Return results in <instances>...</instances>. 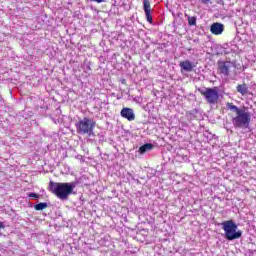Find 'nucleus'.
Segmentation results:
<instances>
[{
	"label": "nucleus",
	"mask_w": 256,
	"mask_h": 256,
	"mask_svg": "<svg viewBox=\"0 0 256 256\" xmlns=\"http://www.w3.org/2000/svg\"><path fill=\"white\" fill-rule=\"evenodd\" d=\"M75 185L73 183H59L50 181L48 185V191L56 195L61 201H67L69 195L73 193Z\"/></svg>",
	"instance_id": "nucleus-1"
},
{
	"label": "nucleus",
	"mask_w": 256,
	"mask_h": 256,
	"mask_svg": "<svg viewBox=\"0 0 256 256\" xmlns=\"http://www.w3.org/2000/svg\"><path fill=\"white\" fill-rule=\"evenodd\" d=\"M222 228L225 233V239L228 241H235V239H240L242 232L237 230V224L233 220H228L222 222Z\"/></svg>",
	"instance_id": "nucleus-2"
},
{
	"label": "nucleus",
	"mask_w": 256,
	"mask_h": 256,
	"mask_svg": "<svg viewBox=\"0 0 256 256\" xmlns=\"http://www.w3.org/2000/svg\"><path fill=\"white\" fill-rule=\"evenodd\" d=\"M96 125L97 123L93 119L84 117L76 124V131L78 135H89L91 137Z\"/></svg>",
	"instance_id": "nucleus-3"
},
{
	"label": "nucleus",
	"mask_w": 256,
	"mask_h": 256,
	"mask_svg": "<svg viewBox=\"0 0 256 256\" xmlns=\"http://www.w3.org/2000/svg\"><path fill=\"white\" fill-rule=\"evenodd\" d=\"M232 123L234 127L247 129L251 123V113L245 109H242L236 113V117L232 119Z\"/></svg>",
	"instance_id": "nucleus-4"
},
{
	"label": "nucleus",
	"mask_w": 256,
	"mask_h": 256,
	"mask_svg": "<svg viewBox=\"0 0 256 256\" xmlns=\"http://www.w3.org/2000/svg\"><path fill=\"white\" fill-rule=\"evenodd\" d=\"M198 92L202 97L205 98L206 102L209 103V105H215L219 103V90L217 87L214 88H206L205 90L198 88Z\"/></svg>",
	"instance_id": "nucleus-5"
},
{
	"label": "nucleus",
	"mask_w": 256,
	"mask_h": 256,
	"mask_svg": "<svg viewBox=\"0 0 256 256\" xmlns=\"http://www.w3.org/2000/svg\"><path fill=\"white\" fill-rule=\"evenodd\" d=\"M218 72L225 77H229V71L231 67H233V63L231 61H218Z\"/></svg>",
	"instance_id": "nucleus-6"
},
{
	"label": "nucleus",
	"mask_w": 256,
	"mask_h": 256,
	"mask_svg": "<svg viewBox=\"0 0 256 256\" xmlns=\"http://www.w3.org/2000/svg\"><path fill=\"white\" fill-rule=\"evenodd\" d=\"M120 115L123 117V119H127V121H135V113L131 108H123Z\"/></svg>",
	"instance_id": "nucleus-7"
},
{
	"label": "nucleus",
	"mask_w": 256,
	"mask_h": 256,
	"mask_svg": "<svg viewBox=\"0 0 256 256\" xmlns=\"http://www.w3.org/2000/svg\"><path fill=\"white\" fill-rule=\"evenodd\" d=\"M210 31L212 35H221L225 31V26L219 22H215L211 25Z\"/></svg>",
	"instance_id": "nucleus-8"
},
{
	"label": "nucleus",
	"mask_w": 256,
	"mask_h": 256,
	"mask_svg": "<svg viewBox=\"0 0 256 256\" xmlns=\"http://www.w3.org/2000/svg\"><path fill=\"white\" fill-rule=\"evenodd\" d=\"M180 67L181 69H183V71H187L188 73H191L195 65L189 60H184L180 62Z\"/></svg>",
	"instance_id": "nucleus-9"
},
{
	"label": "nucleus",
	"mask_w": 256,
	"mask_h": 256,
	"mask_svg": "<svg viewBox=\"0 0 256 256\" xmlns=\"http://www.w3.org/2000/svg\"><path fill=\"white\" fill-rule=\"evenodd\" d=\"M236 90L242 96H245L249 93V87L245 83L238 84Z\"/></svg>",
	"instance_id": "nucleus-10"
},
{
	"label": "nucleus",
	"mask_w": 256,
	"mask_h": 256,
	"mask_svg": "<svg viewBox=\"0 0 256 256\" xmlns=\"http://www.w3.org/2000/svg\"><path fill=\"white\" fill-rule=\"evenodd\" d=\"M151 149H153V144L146 143L139 147V153L143 155L144 153H147V151H151Z\"/></svg>",
	"instance_id": "nucleus-11"
},
{
	"label": "nucleus",
	"mask_w": 256,
	"mask_h": 256,
	"mask_svg": "<svg viewBox=\"0 0 256 256\" xmlns=\"http://www.w3.org/2000/svg\"><path fill=\"white\" fill-rule=\"evenodd\" d=\"M49 207V204L46 202H40L39 204L34 205L35 211H43V209H47Z\"/></svg>",
	"instance_id": "nucleus-12"
},
{
	"label": "nucleus",
	"mask_w": 256,
	"mask_h": 256,
	"mask_svg": "<svg viewBox=\"0 0 256 256\" xmlns=\"http://www.w3.org/2000/svg\"><path fill=\"white\" fill-rule=\"evenodd\" d=\"M143 5H144V12L145 13L151 12V2H149V0H144Z\"/></svg>",
	"instance_id": "nucleus-13"
},
{
	"label": "nucleus",
	"mask_w": 256,
	"mask_h": 256,
	"mask_svg": "<svg viewBox=\"0 0 256 256\" xmlns=\"http://www.w3.org/2000/svg\"><path fill=\"white\" fill-rule=\"evenodd\" d=\"M188 25L193 26V25H197V17L192 16V17H188Z\"/></svg>",
	"instance_id": "nucleus-14"
},
{
	"label": "nucleus",
	"mask_w": 256,
	"mask_h": 256,
	"mask_svg": "<svg viewBox=\"0 0 256 256\" xmlns=\"http://www.w3.org/2000/svg\"><path fill=\"white\" fill-rule=\"evenodd\" d=\"M228 107H229V109H231V111H235L236 114H237L239 111L242 110V109H239V107L233 105V103H228Z\"/></svg>",
	"instance_id": "nucleus-15"
},
{
	"label": "nucleus",
	"mask_w": 256,
	"mask_h": 256,
	"mask_svg": "<svg viewBox=\"0 0 256 256\" xmlns=\"http://www.w3.org/2000/svg\"><path fill=\"white\" fill-rule=\"evenodd\" d=\"M145 15L148 23H153V16H151V12H145Z\"/></svg>",
	"instance_id": "nucleus-16"
},
{
	"label": "nucleus",
	"mask_w": 256,
	"mask_h": 256,
	"mask_svg": "<svg viewBox=\"0 0 256 256\" xmlns=\"http://www.w3.org/2000/svg\"><path fill=\"white\" fill-rule=\"evenodd\" d=\"M28 197H32L33 199H37L39 197V194L36 193H30Z\"/></svg>",
	"instance_id": "nucleus-17"
},
{
	"label": "nucleus",
	"mask_w": 256,
	"mask_h": 256,
	"mask_svg": "<svg viewBox=\"0 0 256 256\" xmlns=\"http://www.w3.org/2000/svg\"><path fill=\"white\" fill-rule=\"evenodd\" d=\"M201 1V3H203L204 5H207V3H209V1H211V0H200Z\"/></svg>",
	"instance_id": "nucleus-18"
},
{
	"label": "nucleus",
	"mask_w": 256,
	"mask_h": 256,
	"mask_svg": "<svg viewBox=\"0 0 256 256\" xmlns=\"http://www.w3.org/2000/svg\"><path fill=\"white\" fill-rule=\"evenodd\" d=\"M1 229H5V224H3V222L0 221V230Z\"/></svg>",
	"instance_id": "nucleus-19"
},
{
	"label": "nucleus",
	"mask_w": 256,
	"mask_h": 256,
	"mask_svg": "<svg viewBox=\"0 0 256 256\" xmlns=\"http://www.w3.org/2000/svg\"><path fill=\"white\" fill-rule=\"evenodd\" d=\"M91 1H96V3H103V0H91Z\"/></svg>",
	"instance_id": "nucleus-20"
}]
</instances>
